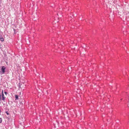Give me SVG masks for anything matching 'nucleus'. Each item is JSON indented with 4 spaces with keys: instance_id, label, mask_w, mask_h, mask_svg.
<instances>
[{
    "instance_id": "nucleus-1",
    "label": "nucleus",
    "mask_w": 129,
    "mask_h": 129,
    "mask_svg": "<svg viewBox=\"0 0 129 129\" xmlns=\"http://www.w3.org/2000/svg\"><path fill=\"white\" fill-rule=\"evenodd\" d=\"M6 69V68L4 66H3L1 68V70L2 71V72H1V73H2V74H4L5 72V69Z\"/></svg>"
},
{
    "instance_id": "nucleus-2",
    "label": "nucleus",
    "mask_w": 129,
    "mask_h": 129,
    "mask_svg": "<svg viewBox=\"0 0 129 129\" xmlns=\"http://www.w3.org/2000/svg\"><path fill=\"white\" fill-rule=\"evenodd\" d=\"M6 97L4 96V94H2V100L4 101L5 100Z\"/></svg>"
},
{
    "instance_id": "nucleus-3",
    "label": "nucleus",
    "mask_w": 129,
    "mask_h": 129,
    "mask_svg": "<svg viewBox=\"0 0 129 129\" xmlns=\"http://www.w3.org/2000/svg\"><path fill=\"white\" fill-rule=\"evenodd\" d=\"M15 98H16V99H15L16 100H18V96L17 95H15Z\"/></svg>"
},
{
    "instance_id": "nucleus-4",
    "label": "nucleus",
    "mask_w": 129,
    "mask_h": 129,
    "mask_svg": "<svg viewBox=\"0 0 129 129\" xmlns=\"http://www.w3.org/2000/svg\"><path fill=\"white\" fill-rule=\"evenodd\" d=\"M0 39L2 41H4V39L2 37H0Z\"/></svg>"
},
{
    "instance_id": "nucleus-5",
    "label": "nucleus",
    "mask_w": 129,
    "mask_h": 129,
    "mask_svg": "<svg viewBox=\"0 0 129 129\" xmlns=\"http://www.w3.org/2000/svg\"><path fill=\"white\" fill-rule=\"evenodd\" d=\"M2 119L0 118V123H1L2 122Z\"/></svg>"
},
{
    "instance_id": "nucleus-6",
    "label": "nucleus",
    "mask_w": 129,
    "mask_h": 129,
    "mask_svg": "<svg viewBox=\"0 0 129 129\" xmlns=\"http://www.w3.org/2000/svg\"><path fill=\"white\" fill-rule=\"evenodd\" d=\"M1 99V95L0 94V100Z\"/></svg>"
},
{
    "instance_id": "nucleus-7",
    "label": "nucleus",
    "mask_w": 129,
    "mask_h": 129,
    "mask_svg": "<svg viewBox=\"0 0 129 129\" xmlns=\"http://www.w3.org/2000/svg\"><path fill=\"white\" fill-rule=\"evenodd\" d=\"M4 93H5V94L6 95L7 94V92H6L5 91L4 92Z\"/></svg>"
},
{
    "instance_id": "nucleus-8",
    "label": "nucleus",
    "mask_w": 129,
    "mask_h": 129,
    "mask_svg": "<svg viewBox=\"0 0 129 129\" xmlns=\"http://www.w3.org/2000/svg\"><path fill=\"white\" fill-rule=\"evenodd\" d=\"M3 92V90H2V94H4Z\"/></svg>"
},
{
    "instance_id": "nucleus-9",
    "label": "nucleus",
    "mask_w": 129,
    "mask_h": 129,
    "mask_svg": "<svg viewBox=\"0 0 129 129\" xmlns=\"http://www.w3.org/2000/svg\"><path fill=\"white\" fill-rule=\"evenodd\" d=\"M7 115H9V113H7Z\"/></svg>"
}]
</instances>
